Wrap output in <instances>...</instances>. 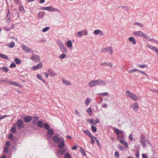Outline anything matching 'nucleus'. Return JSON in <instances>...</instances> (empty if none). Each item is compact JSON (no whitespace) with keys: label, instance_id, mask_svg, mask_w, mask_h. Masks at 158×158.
Returning <instances> with one entry per match:
<instances>
[{"label":"nucleus","instance_id":"ea45409f","mask_svg":"<svg viewBox=\"0 0 158 158\" xmlns=\"http://www.w3.org/2000/svg\"><path fill=\"white\" fill-rule=\"evenodd\" d=\"M44 128L46 130H48L49 129V126L47 123H45L44 125Z\"/></svg>","mask_w":158,"mask_h":158},{"label":"nucleus","instance_id":"7ed1b4c3","mask_svg":"<svg viewBox=\"0 0 158 158\" xmlns=\"http://www.w3.org/2000/svg\"><path fill=\"white\" fill-rule=\"evenodd\" d=\"M133 35L135 36H143L144 38L145 39V37H146L147 35L145 34L143 32L141 31H135L133 33Z\"/></svg>","mask_w":158,"mask_h":158},{"label":"nucleus","instance_id":"a18cd8bd","mask_svg":"<svg viewBox=\"0 0 158 158\" xmlns=\"http://www.w3.org/2000/svg\"><path fill=\"white\" fill-rule=\"evenodd\" d=\"M82 33L83 34V35H84L85 36H86L88 35V31L86 30H82L81 31Z\"/></svg>","mask_w":158,"mask_h":158},{"label":"nucleus","instance_id":"c03bdc74","mask_svg":"<svg viewBox=\"0 0 158 158\" xmlns=\"http://www.w3.org/2000/svg\"><path fill=\"white\" fill-rule=\"evenodd\" d=\"M134 25H137L141 27L142 28H143L144 26L142 24L138 22H135L134 23Z\"/></svg>","mask_w":158,"mask_h":158},{"label":"nucleus","instance_id":"9b49d317","mask_svg":"<svg viewBox=\"0 0 158 158\" xmlns=\"http://www.w3.org/2000/svg\"><path fill=\"white\" fill-rule=\"evenodd\" d=\"M146 140L144 137H142L140 138L139 142L140 143L141 145L143 148H145L146 147Z\"/></svg>","mask_w":158,"mask_h":158},{"label":"nucleus","instance_id":"680f3d73","mask_svg":"<svg viewBox=\"0 0 158 158\" xmlns=\"http://www.w3.org/2000/svg\"><path fill=\"white\" fill-rule=\"evenodd\" d=\"M129 140L131 141H132L133 139V136L132 135V134H131L129 136Z\"/></svg>","mask_w":158,"mask_h":158},{"label":"nucleus","instance_id":"79ce46f5","mask_svg":"<svg viewBox=\"0 0 158 158\" xmlns=\"http://www.w3.org/2000/svg\"><path fill=\"white\" fill-rule=\"evenodd\" d=\"M8 138L12 141H14L15 140V139L13 138V135L12 134H10L9 135Z\"/></svg>","mask_w":158,"mask_h":158},{"label":"nucleus","instance_id":"338daca9","mask_svg":"<svg viewBox=\"0 0 158 158\" xmlns=\"http://www.w3.org/2000/svg\"><path fill=\"white\" fill-rule=\"evenodd\" d=\"M123 144L126 148H128V143L127 142H125Z\"/></svg>","mask_w":158,"mask_h":158},{"label":"nucleus","instance_id":"4468645a","mask_svg":"<svg viewBox=\"0 0 158 158\" xmlns=\"http://www.w3.org/2000/svg\"><path fill=\"white\" fill-rule=\"evenodd\" d=\"M42 63H40L37 64L36 65L32 67L31 69L33 70H35L39 69L41 68L42 67Z\"/></svg>","mask_w":158,"mask_h":158},{"label":"nucleus","instance_id":"49530a36","mask_svg":"<svg viewBox=\"0 0 158 158\" xmlns=\"http://www.w3.org/2000/svg\"><path fill=\"white\" fill-rule=\"evenodd\" d=\"M36 77H37L40 80H41L43 82H45V81L44 80L42 79V76H41L40 74H38L36 75Z\"/></svg>","mask_w":158,"mask_h":158},{"label":"nucleus","instance_id":"ddd939ff","mask_svg":"<svg viewBox=\"0 0 158 158\" xmlns=\"http://www.w3.org/2000/svg\"><path fill=\"white\" fill-rule=\"evenodd\" d=\"M106 51L107 52H109L110 54H111L113 53V50L112 47H107L104 49L103 52H105Z\"/></svg>","mask_w":158,"mask_h":158},{"label":"nucleus","instance_id":"5701e85b","mask_svg":"<svg viewBox=\"0 0 158 158\" xmlns=\"http://www.w3.org/2000/svg\"><path fill=\"white\" fill-rule=\"evenodd\" d=\"M100 65L104 66H106L107 65L111 67H112L113 66V64L111 62H104L101 64Z\"/></svg>","mask_w":158,"mask_h":158},{"label":"nucleus","instance_id":"f8f14e48","mask_svg":"<svg viewBox=\"0 0 158 158\" xmlns=\"http://www.w3.org/2000/svg\"><path fill=\"white\" fill-rule=\"evenodd\" d=\"M97 85H99L103 86L105 85L106 84L105 81L101 79L97 80Z\"/></svg>","mask_w":158,"mask_h":158},{"label":"nucleus","instance_id":"de8ad7c7","mask_svg":"<svg viewBox=\"0 0 158 158\" xmlns=\"http://www.w3.org/2000/svg\"><path fill=\"white\" fill-rule=\"evenodd\" d=\"M49 29V27H45L42 30V31L43 32H45L46 31H48Z\"/></svg>","mask_w":158,"mask_h":158},{"label":"nucleus","instance_id":"a19ab883","mask_svg":"<svg viewBox=\"0 0 158 158\" xmlns=\"http://www.w3.org/2000/svg\"><path fill=\"white\" fill-rule=\"evenodd\" d=\"M66 55L63 53L59 56V58L60 59H64L66 57Z\"/></svg>","mask_w":158,"mask_h":158},{"label":"nucleus","instance_id":"7c9ffc66","mask_svg":"<svg viewBox=\"0 0 158 158\" xmlns=\"http://www.w3.org/2000/svg\"><path fill=\"white\" fill-rule=\"evenodd\" d=\"M37 124L39 127L41 128L43 127V123L42 121L40 120L38 121L37 122Z\"/></svg>","mask_w":158,"mask_h":158},{"label":"nucleus","instance_id":"052dcab7","mask_svg":"<svg viewBox=\"0 0 158 158\" xmlns=\"http://www.w3.org/2000/svg\"><path fill=\"white\" fill-rule=\"evenodd\" d=\"M13 85H14V86H18L19 87H21V85L16 82H14L13 83Z\"/></svg>","mask_w":158,"mask_h":158},{"label":"nucleus","instance_id":"9d476101","mask_svg":"<svg viewBox=\"0 0 158 158\" xmlns=\"http://www.w3.org/2000/svg\"><path fill=\"white\" fill-rule=\"evenodd\" d=\"M93 33L95 35H99L102 36H103L105 35V34L100 30H94Z\"/></svg>","mask_w":158,"mask_h":158},{"label":"nucleus","instance_id":"4d7b16f0","mask_svg":"<svg viewBox=\"0 0 158 158\" xmlns=\"http://www.w3.org/2000/svg\"><path fill=\"white\" fill-rule=\"evenodd\" d=\"M80 152L84 156H86L84 150L82 148H81Z\"/></svg>","mask_w":158,"mask_h":158},{"label":"nucleus","instance_id":"cd10ccee","mask_svg":"<svg viewBox=\"0 0 158 158\" xmlns=\"http://www.w3.org/2000/svg\"><path fill=\"white\" fill-rule=\"evenodd\" d=\"M83 131L85 134L89 136V137H91V136H92L90 131L88 130H84Z\"/></svg>","mask_w":158,"mask_h":158},{"label":"nucleus","instance_id":"58836bf2","mask_svg":"<svg viewBox=\"0 0 158 158\" xmlns=\"http://www.w3.org/2000/svg\"><path fill=\"white\" fill-rule=\"evenodd\" d=\"M6 23L8 24H9L10 23V16H6Z\"/></svg>","mask_w":158,"mask_h":158},{"label":"nucleus","instance_id":"864d4df0","mask_svg":"<svg viewBox=\"0 0 158 158\" xmlns=\"http://www.w3.org/2000/svg\"><path fill=\"white\" fill-rule=\"evenodd\" d=\"M19 10L20 11H23L24 13L25 12L24 7L22 6H21L19 7Z\"/></svg>","mask_w":158,"mask_h":158},{"label":"nucleus","instance_id":"774afa93","mask_svg":"<svg viewBox=\"0 0 158 158\" xmlns=\"http://www.w3.org/2000/svg\"><path fill=\"white\" fill-rule=\"evenodd\" d=\"M142 157L143 158H148V156L145 153H143L142 154Z\"/></svg>","mask_w":158,"mask_h":158},{"label":"nucleus","instance_id":"a878e982","mask_svg":"<svg viewBox=\"0 0 158 158\" xmlns=\"http://www.w3.org/2000/svg\"><path fill=\"white\" fill-rule=\"evenodd\" d=\"M66 152V150L63 149V148H60L58 151V152L61 155H63Z\"/></svg>","mask_w":158,"mask_h":158},{"label":"nucleus","instance_id":"3c124183","mask_svg":"<svg viewBox=\"0 0 158 158\" xmlns=\"http://www.w3.org/2000/svg\"><path fill=\"white\" fill-rule=\"evenodd\" d=\"M77 37H82V36L83 35L81 31H78L77 34Z\"/></svg>","mask_w":158,"mask_h":158},{"label":"nucleus","instance_id":"0e129e2a","mask_svg":"<svg viewBox=\"0 0 158 158\" xmlns=\"http://www.w3.org/2000/svg\"><path fill=\"white\" fill-rule=\"evenodd\" d=\"M74 112L76 115L79 116V117L80 116V114H79V112L77 111V110H75Z\"/></svg>","mask_w":158,"mask_h":158},{"label":"nucleus","instance_id":"f3484780","mask_svg":"<svg viewBox=\"0 0 158 158\" xmlns=\"http://www.w3.org/2000/svg\"><path fill=\"white\" fill-rule=\"evenodd\" d=\"M145 39L147 41H150L152 42L156 43L158 44V41L153 38H150L148 35H147L146 37H145Z\"/></svg>","mask_w":158,"mask_h":158},{"label":"nucleus","instance_id":"2eb2a0df","mask_svg":"<svg viewBox=\"0 0 158 158\" xmlns=\"http://www.w3.org/2000/svg\"><path fill=\"white\" fill-rule=\"evenodd\" d=\"M64 140L63 139L60 141V143L58 145V147L60 148H64Z\"/></svg>","mask_w":158,"mask_h":158},{"label":"nucleus","instance_id":"423d86ee","mask_svg":"<svg viewBox=\"0 0 158 158\" xmlns=\"http://www.w3.org/2000/svg\"><path fill=\"white\" fill-rule=\"evenodd\" d=\"M47 10L50 12H60L58 9L54 8L52 6H48Z\"/></svg>","mask_w":158,"mask_h":158},{"label":"nucleus","instance_id":"412c9836","mask_svg":"<svg viewBox=\"0 0 158 158\" xmlns=\"http://www.w3.org/2000/svg\"><path fill=\"white\" fill-rule=\"evenodd\" d=\"M54 132L52 129H50L48 130V136L49 137H51L54 134Z\"/></svg>","mask_w":158,"mask_h":158},{"label":"nucleus","instance_id":"dca6fc26","mask_svg":"<svg viewBox=\"0 0 158 158\" xmlns=\"http://www.w3.org/2000/svg\"><path fill=\"white\" fill-rule=\"evenodd\" d=\"M62 138H59L58 136L56 135L54 136L53 137V140L56 143H59L60 141L62 139Z\"/></svg>","mask_w":158,"mask_h":158},{"label":"nucleus","instance_id":"4c0bfd02","mask_svg":"<svg viewBox=\"0 0 158 158\" xmlns=\"http://www.w3.org/2000/svg\"><path fill=\"white\" fill-rule=\"evenodd\" d=\"M138 71V69L136 68H134L133 69L130 70L128 72V73H132L133 72Z\"/></svg>","mask_w":158,"mask_h":158},{"label":"nucleus","instance_id":"0eeeda50","mask_svg":"<svg viewBox=\"0 0 158 158\" xmlns=\"http://www.w3.org/2000/svg\"><path fill=\"white\" fill-rule=\"evenodd\" d=\"M31 59L33 61L36 62H38L40 61V56L36 55H32L31 57Z\"/></svg>","mask_w":158,"mask_h":158},{"label":"nucleus","instance_id":"393cba45","mask_svg":"<svg viewBox=\"0 0 158 158\" xmlns=\"http://www.w3.org/2000/svg\"><path fill=\"white\" fill-rule=\"evenodd\" d=\"M66 46L67 47L71 48L73 46V44L71 40H68L66 42Z\"/></svg>","mask_w":158,"mask_h":158},{"label":"nucleus","instance_id":"473e14b6","mask_svg":"<svg viewBox=\"0 0 158 158\" xmlns=\"http://www.w3.org/2000/svg\"><path fill=\"white\" fill-rule=\"evenodd\" d=\"M6 45L9 48H12L15 46V43L14 42H12L11 43L7 44Z\"/></svg>","mask_w":158,"mask_h":158},{"label":"nucleus","instance_id":"6e6552de","mask_svg":"<svg viewBox=\"0 0 158 158\" xmlns=\"http://www.w3.org/2000/svg\"><path fill=\"white\" fill-rule=\"evenodd\" d=\"M88 85L90 87H94L98 85L97 80H93L91 81L89 83Z\"/></svg>","mask_w":158,"mask_h":158},{"label":"nucleus","instance_id":"2f4dec72","mask_svg":"<svg viewBox=\"0 0 158 158\" xmlns=\"http://www.w3.org/2000/svg\"><path fill=\"white\" fill-rule=\"evenodd\" d=\"M137 67L141 69H143L146 67L147 66V65L143 64H137Z\"/></svg>","mask_w":158,"mask_h":158},{"label":"nucleus","instance_id":"e2e57ef3","mask_svg":"<svg viewBox=\"0 0 158 158\" xmlns=\"http://www.w3.org/2000/svg\"><path fill=\"white\" fill-rule=\"evenodd\" d=\"M114 156L117 158H119V154L117 152H115L114 153Z\"/></svg>","mask_w":158,"mask_h":158},{"label":"nucleus","instance_id":"6e6d98bb","mask_svg":"<svg viewBox=\"0 0 158 158\" xmlns=\"http://www.w3.org/2000/svg\"><path fill=\"white\" fill-rule=\"evenodd\" d=\"M4 152L5 153H7L8 152V148L7 146H5L4 148Z\"/></svg>","mask_w":158,"mask_h":158},{"label":"nucleus","instance_id":"b1692460","mask_svg":"<svg viewBox=\"0 0 158 158\" xmlns=\"http://www.w3.org/2000/svg\"><path fill=\"white\" fill-rule=\"evenodd\" d=\"M32 119L31 117L30 116H27L25 117L24 118V122L26 123H29Z\"/></svg>","mask_w":158,"mask_h":158},{"label":"nucleus","instance_id":"37998d69","mask_svg":"<svg viewBox=\"0 0 158 158\" xmlns=\"http://www.w3.org/2000/svg\"><path fill=\"white\" fill-rule=\"evenodd\" d=\"M11 131L13 133H16L17 132L16 128L15 127H12L11 129Z\"/></svg>","mask_w":158,"mask_h":158},{"label":"nucleus","instance_id":"a211bd4d","mask_svg":"<svg viewBox=\"0 0 158 158\" xmlns=\"http://www.w3.org/2000/svg\"><path fill=\"white\" fill-rule=\"evenodd\" d=\"M23 123V122L22 120L20 119L18 120L17 124L19 128L21 129L23 127V126H22Z\"/></svg>","mask_w":158,"mask_h":158},{"label":"nucleus","instance_id":"bf43d9fd","mask_svg":"<svg viewBox=\"0 0 158 158\" xmlns=\"http://www.w3.org/2000/svg\"><path fill=\"white\" fill-rule=\"evenodd\" d=\"M16 64L14 62L12 63L10 65V68H12L13 67H16Z\"/></svg>","mask_w":158,"mask_h":158},{"label":"nucleus","instance_id":"c9c22d12","mask_svg":"<svg viewBox=\"0 0 158 158\" xmlns=\"http://www.w3.org/2000/svg\"><path fill=\"white\" fill-rule=\"evenodd\" d=\"M14 61L17 64H20L21 63V60L18 58H16L14 59Z\"/></svg>","mask_w":158,"mask_h":158},{"label":"nucleus","instance_id":"603ef678","mask_svg":"<svg viewBox=\"0 0 158 158\" xmlns=\"http://www.w3.org/2000/svg\"><path fill=\"white\" fill-rule=\"evenodd\" d=\"M64 158H71V156L69 153H66L65 154Z\"/></svg>","mask_w":158,"mask_h":158},{"label":"nucleus","instance_id":"6ab92c4d","mask_svg":"<svg viewBox=\"0 0 158 158\" xmlns=\"http://www.w3.org/2000/svg\"><path fill=\"white\" fill-rule=\"evenodd\" d=\"M47 71L49 73L50 76L52 77H54L57 75V74L51 69H48L47 70Z\"/></svg>","mask_w":158,"mask_h":158},{"label":"nucleus","instance_id":"aec40b11","mask_svg":"<svg viewBox=\"0 0 158 158\" xmlns=\"http://www.w3.org/2000/svg\"><path fill=\"white\" fill-rule=\"evenodd\" d=\"M128 40L132 43L133 44L135 45L136 44V41L135 38L133 37H130L128 38Z\"/></svg>","mask_w":158,"mask_h":158},{"label":"nucleus","instance_id":"72a5a7b5","mask_svg":"<svg viewBox=\"0 0 158 158\" xmlns=\"http://www.w3.org/2000/svg\"><path fill=\"white\" fill-rule=\"evenodd\" d=\"M86 112L88 113L89 116L91 115L92 113V110L91 107L88 108L86 110Z\"/></svg>","mask_w":158,"mask_h":158},{"label":"nucleus","instance_id":"39448f33","mask_svg":"<svg viewBox=\"0 0 158 158\" xmlns=\"http://www.w3.org/2000/svg\"><path fill=\"white\" fill-rule=\"evenodd\" d=\"M22 47L23 50L26 51L27 52L32 53L33 52V50L24 44L22 45Z\"/></svg>","mask_w":158,"mask_h":158},{"label":"nucleus","instance_id":"13d9d810","mask_svg":"<svg viewBox=\"0 0 158 158\" xmlns=\"http://www.w3.org/2000/svg\"><path fill=\"white\" fill-rule=\"evenodd\" d=\"M99 94H102V96H106L108 95V93L107 92H104L102 93H100Z\"/></svg>","mask_w":158,"mask_h":158},{"label":"nucleus","instance_id":"f03ea898","mask_svg":"<svg viewBox=\"0 0 158 158\" xmlns=\"http://www.w3.org/2000/svg\"><path fill=\"white\" fill-rule=\"evenodd\" d=\"M57 44L59 46L60 50L63 53H66L68 51L66 48L64 47L63 42L59 40H57L56 41Z\"/></svg>","mask_w":158,"mask_h":158},{"label":"nucleus","instance_id":"20e7f679","mask_svg":"<svg viewBox=\"0 0 158 158\" xmlns=\"http://www.w3.org/2000/svg\"><path fill=\"white\" fill-rule=\"evenodd\" d=\"M114 131L115 132L116 135H118V137L117 138V140H119V134H120L121 135V138H123L124 137L123 134V131L121 130H119L118 129L114 128H113Z\"/></svg>","mask_w":158,"mask_h":158},{"label":"nucleus","instance_id":"5fc2aeb1","mask_svg":"<svg viewBox=\"0 0 158 158\" xmlns=\"http://www.w3.org/2000/svg\"><path fill=\"white\" fill-rule=\"evenodd\" d=\"M92 131L94 132H96L97 131V128L94 126H92L91 127Z\"/></svg>","mask_w":158,"mask_h":158},{"label":"nucleus","instance_id":"c85d7f7f","mask_svg":"<svg viewBox=\"0 0 158 158\" xmlns=\"http://www.w3.org/2000/svg\"><path fill=\"white\" fill-rule=\"evenodd\" d=\"M146 46L148 48L151 49L153 51H156V50L157 48L154 46H152L151 45H146Z\"/></svg>","mask_w":158,"mask_h":158},{"label":"nucleus","instance_id":"bb28decb","mask_svg":"<svg viewBox=\"0 0 158 158\" xmlns=\"http://www.w3.org/2000/svg\"><path fill=\"white\" fill-rule=\"evenodd\" d=\"M63 83L66 85H71V83L69 81L64 80V79H62Z\"/></svg>","mask_w":158,"mask_h":158},{"label":"nucleus","instance_id":"f257e3e1","mask_svg":"<svg viewBox=\"0 0 158 158\" xmlns=\"http://www.w3.org/2000/svg\"><path fill=\"white\" fill-rule=\"evenodd\" d=\"M126 96L128 98H130L133 101H135L138 100L137 96L135 94L131 92L129 90H127L126 91Z\"/></svg>","mask_w":158,"mask_h":158},{"label":"nucleus","instance_id":"8fccbe9b","mask_svg":"<svg viewBox=\"0 0 158 158\" xmlns=\"http://www.w3.org/2000/svg\"><path fill=\"white\" fill-rule=\"evenodd\" d=\"M2 69L3 70V71L5 72H7L8 71V68L6 67H4L2 68H0V69Z\"/></svg>","mask_w":158,"mask_h":158},{"label":"nucleus","instance_id":"69168bd1","mask_svg":"<svg viewBox=\"0 0 158 158\" xmlns=\"http://www.w3.org/2000/svg\"><path fill=\"white\" fill-rule=\"evenodd\" d=\"M94 137L93 136H91V137H90L91 139V143L92 144H93L95 143V141L94 139Z\"/></svg>","mask_w":158,"mask_h":158},{"label":"nucleus","instance_id":"4be33fe9","mask_svg":"<svg viewBox=\"0 0 158 158\" xmlns=\"http://www.w3.org/2000/svg\"><path fill=\"white\" fill-rule=\"evenodd\" d=\"M45 14V13L44 12L40 11L37 15L39 19L42 18L44 16Z\"/></svg>","mask_w":158,"mask_h":158},{"label":"nucleus","instance_id":"e433bc0d","mask_svg":"<svg viewBox=\"0 0 158 158\" xmlns=\"http://www.w3.org/2000/svg\"><path fill=\"white\" fill-rule=\"evenodd\" d=\"M14 27V25H12L11 26L10 28H6L5 27H3V29L6 31H9L12 28H13Z\"/></svg>","mask_w":158,"mask_h":158},{"label":"nucleus","instance_id":"09e8293b","mask_svg":"<svg viewBox=\"0 0 158 158\" xmlns=\"http://www.w3.org/2000/svg\"><path fill=\"white\" fill-rule=\"evenodd\" d=\"M34 118H35V119L33 121L32 123L33 124H35L36 123L37 120L39 119V117H38L35 116L34 117Z\"/></svg>","mask_w":158,"mask_h":158},{"label":"nucleus","instance_id":"f704fd0d","mask_svg":"<svg viewBox=\"0 0 158 158\" xmlns=\"http://www.w3.org/2000/svg\"><path fill=\"white\" fill-rule=\"evenodd\" d=\"M91 101V99L89 98H87L85 102V103L86 106H87L89 105L90 102Z\"/></svg>","mask_w":158,"mask_h":158},{"label":"nucleus","instance_id":"1a4fd4ad","mask_svg":"<svg viewBox=\"0 0 158 158\" xmlns=\"http://www.w3.org/2000/svg\"><path fill=\"white\" fill-rule=\"evenodd\" d=\"M130 107L133 108V110L135 111H136L138 109L139 105L137 103L135 102L130 105Z\"/></svg>","mask_w":158,"mask_h":158},{"label":"nucleus","instance_id":"c756f323","mask_svg":"<svg viewBox=\"0 0 158 158\" xmlns=\"http://www.w3.org/2000/svg\"><path fill=\"white\" fill-rule=\"evenodd\" d=\"M0 58L5 59H8V57L7 55L2 53H0Z\"/></svg>","mask_w":158,"mask_h":158}]
</instances>
